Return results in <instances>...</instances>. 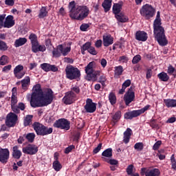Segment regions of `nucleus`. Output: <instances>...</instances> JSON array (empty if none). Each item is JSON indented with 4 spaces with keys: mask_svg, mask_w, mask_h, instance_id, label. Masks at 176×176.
<instances>
[{
    "mask_svg": "<svg viewBox=\"0 0 176 176\" xmlns=\"http://www.w3.org/2000/svg\"><path fill=\"white\" fill-rule=\"evenodd\" d=\"M69 16L74 20H85L89 16L90 10L86 6H76L75 1H72L69 5Z\"/></svg>",
    "mask_w": 176,
    "mask_h": 176,
    "instance_id": "1",
    "label": "nucleus"
},
{
    "mask_svg": "<svg viewBox=\"0 0 176 176\" xmlns=\"http://www.w3.org/2000/svg\"><path fill=\"white\" fill-rule=\"evenodd\" d=\"M154 35L160 46H166L168 41L164 34V28L162 27V21L160 20V11L157 12L156 19L153 23Z\"/></svg>",
    "mask_w": 176,
    "mask_h": 176,
    "instance_id": "2",
    "label": "nucleus"
},
{
    "mask_svg": "<svg viewBox=\"0 0 176 176\" xmlns=\"http://www.w3.org/2000/svg\"><path fill=\"white\" fill-rule=\"evenodd\" d=\"M38 99L40 103H36L35 100L32 101V108H38L39 107H43L45 105V94L41 85L36 84L32 88V99L36 100Z\"/></svg>",
    "mask_w": 176,
    "mask_h": 176,
    "instance_id": "3",
    "label": "nucleus"
},
{
    "mask_svg": "<svg viewBox=\"0 0 176 176\" xmlns=\"http://www.w3.org/2000/svg\"><path fill=\"white\" fill-rule=\"evenodd\" d=\"M140 14L146 20H149V19H152L156 14V9L151 5H144L140 9Z\"/></svg>",
    "mask_w": 176,
    "mask_h": 176,
    "instance_id": "4",
    "label": "nucleus"
},
{
    "mask_svg": "<svg viewBox=\"0 0 176 176\" xmlns=\"http://www.w3.org/2000/svg\"><path fill=\"white\" fill-rule=\"evenodd\" d=\"M96 67V62L92 61L90 62L86 67H85V74H87V76H89L91 79H97V76H100L101 74V70H94Z\"/></svg>",
    "mask_w": 176,
    "mask_h": 176,
    "instance_id": "5",
    "label": "nucleus"
},
{
    "mask_svg": "<svg viewBox=\"0 0 176 176\" xmlns=\"http://www.w3.org/2000/svg\"><path fill=\"white\" fill-rule=\"evenodd\" d=\"M65 72L66 78L70 80H74V79H76V78H79V76H80V72H79V69L76 67H74L73 66L67 67Z\"/></svg>",
    "mask_w": 176,
    "mask_h": 176,
    "instance_id": "6",
    "label": "nucleus"
},
{
    "mask_svg": "<svg viewBox=\"0 0 176 176\" xmlns=\"http://www.w3.org/2000/svg\"><path fill=\"white\" fill-rule=\"evenodd\" d=\"M160 170L153 167L142 168L140 170L142 176H160Z\"/></svg>",
    "mask_w": 176,
    "mask_h": 176,
    "instance_id": "7",
    "label": "nucleus"
},
{
    "mask_svg": "<svg viewBox=\"0 0 176 176\" xmlns=\"http://www.w3.org/2000/svg\"><path fill=\"white\" fill-rule=\"evenodd\" d=\"M76 101V94L72 91H69L65 94L63 98V102L66 105H71Z\"/></svg>",
    "mask_w": 176,
    "mask_h": 176,
    "instance_id": "8",
    "label": "nucleus"
},
{
    "mask_svg": "<svg viewBox=\"0 0 176 176\" xmlns=\"http://www.w3.org/2000/svg\"><path fill=\"white\" fill-rule=\"evenodd\" d=\"M84 108L88 113H94L97 109V104L94 103L93 100L87 98Z\"/></svg>",
    "mask_w": 176,
    "mask_h": 176,
    "instance_id": "9",
    "label": "nucleus"
},
{
    "mask_svg": "<svg viewBox=\"0 0 176 176\" xmlns=\"http://www.w3.org/2000/svg\"><path fill=\"white\" fill-rule=\"evenodd\" d=\"M69 121L63 118L56 121L54 124V127H57V129H61L62 130H69Z\"/></svg>",
    "mask_w": 176,
    "mask_h": 176,
    "instance_id": "10",
    "label": "nucleus"
},
{
    "mask_svg": "<svg viewBox=\"0 0 176 176\" xmlns=\"http://www.w3.org/2000/svg\"><path fill=\"white\" fill-rule=\"evenodd\" d=\"M17 123V115L13 113H10L7 115L6 124L8 127H14Z\"/></svg>",
    "mask_w": 176,
    "mask_h": 176,
    "instance_id": "11",
    "label": "nucleus"
},
{
    "mask_svg": "<svg viewBox=\"0 0 176 176\" xmlns=\"http://www.w3.org/2000/svg\"><path fill=\"white\" fill-rule=\"evenodd\" d=\"M54 100V92L51 89H45V105H50Z\"/></svg>",
    "mask_w": 176,
    "mask_h": 176,
    "instance_id": "12",
    "label": "nucleus"
},
{
    "mask_svg": "<svg viewBox=\"0 0 176 176\" xmlns=\"http://www.w3.org/2000/svg\"><path fill=\"white\" fill-rule=\"evenodd\" d=\"M14 75L16 79H21L24 78L25 72L24 71V66L18 65L14 68Z\"/></svg>",
    "mask_w": 176,
    "mask_h": 176,
    "instance_id": "13",
    "label": "nucleus"
},
{
    "mask_svg": "<svg viewBox=\"0 0 176 176\" xmlns=\"http://www.w3.org/2000/svg\"><path fill=\"white\" fill-rule=\"evenodd\" d=\"M135 98V94H134L133 87H131L124 96V100L125 101L126 105H129L131 102H133V101H134Z\"/></svg>",
    "mask_w": 176,
    "mask_h": 176,
    "instance_id": "14",
    "label": "nucleus"
},
{
    "mask_svg": "<svg viewBox=\"0 0 176 176\" xmlns=\"http://www.w3.org/2000/svg\"><path fill=\"white\" fill-rule=\"evenodd\" d=\"M22 151L23 153H26V155H35L38 152V146L34 144H28L22 148Z\"/></svg>",
    "mask_w": 176,
    "mask_h": 176,
    "instance_id": "15",
    "label": "nucleus"
},
{
    "mask_svg": "<svg viewBox=\"0 0 176 176\" xmlns=\"http://www.w3.org/2000/svg\"><path fill=\"white\" fill-rule=\"evenodd\" d=\"M9 155L10 153L8 148H2L0 147V162L1 163H8Z\"/></svg>",
    "mask_w": 176,
    "mask_h": 176,
    "instance_id": "16",
    "label": "nucleus"
},
{
    "mask_svg": "<svg viewBox=\"0 0 176 176\" xmlns=\"http://www.w3.org/2000/svg\"><path fill=\"white\" fill-rule=\"evenodd\" d=\"M58 50L64 56H68L71 52V44H61L58 45Z\"/></svg>",
    "mask_w": 176,
    "mask_h": 176,
    "instance_id": "17",
    "label": "nucleus"
},
{
    "mask_svg": "<svg viewBox=\"0 0 176 176\" xmlns=\"http://www.w3.org/2000/svg\"><path fill=\"white\" fill-rule=\"evenodd\" d=\"M33 127L38 135H45V127L39 122L33 124Z\"/></svg>",
    "mask_w": 176,
    "mask_h": 176,
    "instance_id": "18",
    "label": "nucleus"
},
{
    "mask_svg": "<svg viewBox=\"0 0 176 176\" xmlns=\"http://www.w3.org/2000/svg\"><path fill=\"white\" fill-rule=\"evenodd\" d=\"M14 18L12 15H8L6 17L4 21V28H12L14 25Z\"/></svg>",
    "mask_w": 176,
    "mask_h": 176,
    "instance_id": "19",
    "label": "nucleus"
},
{
    "mask_svg": "<svg viewBox=\"0 0 176 176\" xmlns=\"http://www.w3.org/2000/svg\"><path fill=\"white\" fill-rule=\"evenodd\" d=\"M21 87L24 91H27L30 85H31V78L30 76H25L23 80H21Z\"/></svg>",
    "mask_w": 176,
    "mask_h": 176,
    "instance_id": "20",
    "label": "nucleus"
},
{
    "mask_svg": "<svg viewBox=\"0 0 176 176\" xmlns=\"http://www.w3.org/2000/svg\"><path fill=\"white\" fill-rule=\"evenodd\" d=\"M135 38L137 41L145 42L148 39V34L145 32L138 31L135 34Z\"/></svg>",
    "mask_w": 176,
    "mask_h": 176,
    "instance_id": "21",
    "label": "nucleus"
},
{
    "mask_svg": "<svg viewBox=\"0 0 176 176\" xmlns=\"http://www.w3.org/2000/svg\"><path fill=\"white\" fill-rule=\"evenodd\" d=\"M113 44V37L110 34L104 35L103 36V45L106 47L108 46H111V45Z\"/></svg>",
    "mask_w": 176,
    "mask_h": 176,
    "instance_id": "22",
    "label": "nucleus"
},
{
    "mask_svg": "<svg viewBox=\"0 0 176 176\" xmlns=\"http://www.w3.org/2000/svg\"><path fill=\"white\" fill-rule=\"evenodd\" d=\"M131 134H133V131L131 130V129L127 128L126 131L124 132L123 141L124 144H129V142H130Z\"/></svg>",
    "mask_w": 176,
    "mask_h": 176,
    "instance_id": "23",
    "label": "nucleus"
},
{
    "mask_svg": "<svg viewBox=\"0 0 176 176\" xmlns=\"http://www.w3.org/2000/svg\"><path fill=\"white\" fill-rule=\"evenodd\" d=\"M57 153L54 154V162H53L52 167L55 171H60L63 168V165H61V163L57 160Z\"/></svg>",
    "mask_w": 176,
    "mask_h": 176,
    "instance_id": "24",
    "label": "nucleus"
},
{
    "mask_svg": "<svg viewBox=\"0 0 176 176\" xmlns=\"http://www.w3.org/2000/svg\"><path fill=\"white\" fill-rule=\"evenodd\" d=\"M43 50H45V48H43V46L40 45L38 41L36 43H32V52H33V53L43 52Z\"/></svg>",
    "mask_w": 176,
    "mask_h": 176,
    "instance_id": "25",
    "label": "nucleus"
},
{
    "mask_svg": "<svg viewBox=\"0 0 176 176\" xmlns=\"http://www.w3.org/2000/svg\"><path fill=\"white\" fill-rule=\"evenodd\" d=\"M138 116H140V114L138 113V110H134L130 112H126L124 113V119H133V118H137Z\"/></svg>",
    "mask_w": 176,
    "mask_h": 176,
    "instance_id": "26",
    "label": "nucleus"
},
{
    "mask_svg": "<svg viewBox=\"0 0 176 176\" xmlns=\"http://www.w3.org/2000/svg\"><path fill=\"white\" fill-rule=\"evenodd\" d=\"M12 96H11V106L16 105L17 104V88L13 87L12 89Z\"/></svg>",
    "mask_w": 176,
    "mask_h": 176,
    "instance_id": "27",
    "label": "nucleus"
},
{
    "mask_svg": "<svg viewBox=\"0 0 176 176\" xmlns=\"http://www.w3.org/2000/svg\"><path fill=\"white\" fill-rule=\"evenodd\" d=\"M164 102L167 108H175L176 107V100L175 99H165Z\"/></svg>",
    "mask_w": 176,
    "mask_h": 176,
    "instance_id": "28",
    "label": "nucleus"
},
{
    "mask_svg": "<svg viewBox=\"0 0 176 176\" xmlns=\"http://www.w3.org/2000/svg\"><path fill=\"white\" fill-rule=\"evenodd\" d=\"M25 43H27V38H19L15 40L14 46H15V47H20V46H23V45H25Z\"/></svg>",
    "mask_w": 176,
    "mask_h": 176,
    "instance_id": "29",
    "label": "nucleus"
},
{
    "mask_svg": "<svg viewBox=\"0 0 176 176\" xmlns=\"http://www.w3.org/2000/svg\"><path fill=\"white\" fill-rule=\"evenodd\" d=\"M45 72H49V71L57 72V71H58V68H57V67H56L54 65L45 63Z\"/></svg>",
    "mask_w": 176,
    "mask_h": 176,
    "instance_id": "30",
    "label": "nucleus"
},
{
    "mask_svg": "<svg viewBox=\"0 0 176 176\" xmlns=\"http://www.w3.org/2000/svg\"><path fill=\"white\" fill-rule=\"evenodd\" d=\"M21 151L19 150V146H14L13 147L12 156L14 159H20L21 157Z\"/></svg>",
    "mask_w": 176,
    "mask_h": 176,
    "instance_id": "31",
    "label": "nucleus"
},
{
    "mask_svg": "<svg viewBox=\"0 0 176 176\" xmlns=\"http://www.w3.org/2000/svg\"><path fill=\"white\" fill-rule=\"evenodd\" d=\"M116 18L120 23H127V21H129V17L123 13L116 15Z\"/></svg>",
    "mask_w": 176,
    "mask_h": 176,
    "instance_id": "32",
    "label": "nucleus"
},
{
    "mask_svg": "<svg viewBox=\"0 0 176 176\" xmlns=\"http://www.w3.org/2000/svg\"><path fill=\"white\" fill-rule=\"evenodd\" d=\"M102 6L105 12H108L111 9V6H112V0H104Z\"/></svg>",
    "mask_w": 176,
    "mask_h": 176,
    "instance_id": "33",
    "label": "nucleus"
},
{
    "mask_svg": "<svg viewBox=\"0 0 176 176\" xmlns=\"http://www.w3.org/2000/svg\"><path fill=\"white\" fill-rule=\"evenodd\" d=\"M157 77L159 78V79H160V80H162V82H167L168 80V79H170V77L168 76V75L167 74V73L162 72L161 73H160L157 75Z\"/></svg>",
    "mask_w": 176,
    "mask_h": 176,
    "instance_id": "34",
    "label": "nucleus"
},
{
    "mask_svg": "<svg viewBox=\"0 0 176 176\" xmlns=\"http://www.w3.org/2000/svg\"><path fill=\"white\" fill-rule=\"evenodd\" d=\"M122 10V4L116 3L113 6V12L116 16L117 14H119L120 13V11Z\"/></svg>",
    "mask_w": 176,
    "mask_h": 176,
    "instance_id": "35",
    "label": "nucleus"
},
{
    "mask_svg": "<svg viewBox=\"0 0 176 176\" xmlns=\"http://www.w3.org/2000/svg\"><path fill=\"white\" fill-rule=\"evenodd\" d=\"M123 74V67L122 66H118L115 67V78H119L120 75Z\"/></svg>",
    "mask_w": 176,
    "mask_h": 176,
    "instance_id": "36",
    "label": "nucleus"
},
{
    "mask_svg": "<svg viewBox=\"0 0 176 176\" xmlns=\"http://www.w3.org/2000/svg\"><path fill=\"white\" fill-rule=\"evenodd\" d=\"M120 118H122V112L120 111H117L114 115L112 116L113 122H116L120 120Z\"/></svg>",
    "mask_w": 176,
    "mask_h": 176,
    "instance_id": "37",
    "label": "nucleus"
},
{
    "mask_svg": "<svg viewBox=\"0 0 176 176\" xmlns=\"http://www.w3.org/2000/svg\"><path fill=\"white\" fill-rule=\"evenodd\" d=\"M91 47V43L87 42L86 43H85L81 48L82 54H85V52H86V50L89 52V50L90 49Z\"/></svg>",
    "mask_w": 176,
    "mask_h": 176,
    "instance_id": "38",
    "label": "nucleus"
},
{
    "mask_svg": "<svg viewBox=\"0 0 176 176\" xmlns=\"http://www.w3.org/2000/svg\"><path fill=\"white\" fill-rule=\"evenodd\" d=\"M26 98L28 101H30V105L31 107H32V101H34V102H36V104H40V100L38 98L37 99H33L32 98V94H28L27 96H26Z\"/></svg>",
    "mask_w": 176,
    "mask_h": 176,
    "instance_id": "39",
    "label": "nucleus"
},
{
    "mask_svg": "<svg viewBox=\"0 0 176 176\" xmlns=\"http://www.w3.org/2000/svg\"><path fill=\"white\" fill-rule=\"evenodd\" d=\"M9 63V57L6 55H3L0 58V65H6Z\"/></svg>",
    "mask_w": 176,
    "mask_h": 176,
    "instance_id": "40",
    "label": "nucleus"
},
{
    "mask_svg": "<svg viewBox=\"0 0 176 176\" xmlns=\"http://www.w3.org/2000/svg\"><path fill=\"white\" fill-rule=\"evenodd\" d=\"M109 100L111 105H115L116 104V96H115V94L110 93L109 95Z\"/></svg>",
    "mask_w": 176,
    "mask_h": 176,
    "instance_id": "41",
    "label": "nucleus"
},
{
    "mask_svg": "<svg viewBox=\"0 0 176 176\" xmlns=\"http://www.w3.org/2000/svg\"><path fill=\"white\" fill-rule=\"evenodd\" d=\"M102 156L104 157H112V148H107L102 152Z\"/></svg>",
    "mask_w": 176,
    "mask_h": 176,
    "instance_id": "42",
    "label": "nucleus"
},
{
    "mask_svg": "<svg viewBox=\"0 0 176 176\" xmlns=\"http://www.w3.org/2000/svg\"><path fill=\"white\" fill-rule=\"evenodd\" d=\"M103 160L104 162H107V163H109L111 166H116L117 164H119V162H118V160L113 159L108 160L105 157H103Z\"/></svg>",
    "mask_w": 176,
    "mask_h": 176,
    "instance_id": "43",
    "label": "nucleus"
},
{
    "mask_svg": "<svg viewBox=\"0 0 176 176\" xmlns=\"http://www.w3.org/2000/svg\"><path fill=\"white\" fill-rule=\"evenodd\" d=\"M8 47H8V44H6L5 41L0 40V50H2L3 52H6Z\"/></svg>",
    "mask_w": 176,
    "mask_h": 176,
    "instance_id": "44",
    "label": "nucleus"
},
{
    "mask_svg": "<svg viewBox=\"0 0 176 176\" xmlns=\"http://www.w3.org/2000/svg\"><path fill=\"white\" fill-rule=\"evenodd\" d=\"M26 139L29 142H34V140H35V133H30L26 135Z\"/></svg>",
    "mask_w": 176,
    "mask_h": 176,
    "instance_id": "45",
    "label": "nucleus"
},
{
    "mask_svg": "<svg viewBox=\"0 0 176 176\" xmlns=\"http://www.w3.org/2000/svg\"><path fill=\"white\" fill-rule=\"evenodd\" d=\"M32 120V116H31V115L27 116L24 120L25 126H30Z\"/></svg>",
    "mask_w": 176,
    "mask_h": 176,
    "instance_id": "46",
    "label": "nucleus"
},
{
    "mask_svg": "<svg viewBox=\"0 0 176 176\" xmlns=\"http://www.w3.org/2000/svg\"><path fill=\"white\" fill-rule=\"evenodd\" d=\"M134 148L136 149V151H141L142 149H144V143L143 142H138L134 145Z\"/></svg>",
    "mask_w": 176,
    "mask_h": 176,
    "instance_id": "47",
    "label": "nucleus"
},
{
    "mask_svg": "<svg viewBox=\"0 0 176 176\" xmlns=\"http://www.w3.org/2000/svg\"><path fill=\"white\" fill-rule=\"evenodd\" d=\"M149 108H151V105L147 104L144 107H143L142 109L138 110V113H139V116H140V115H142V113H144L145 112H146V111L149 110Z\"/></svg>",
    "mask_w": 176,
    "mask_h": 176,
    "instance_id": "48",
    "label": "nucleus"
},
{
    "mask_svg": "<svg viewBox=\"0 0 176 176\" xmlns=\"http://www.w3.org/2000/svg\"><path fill=\"white\" fill-rule=\"evenodd\" d=\"M29 39H30L32 44L38 42V37L35 34H31L29 36Z\"/></svg>",
    "mask_w": 176,
    "mask_h": 176,
    "instance_id": "49",
    "label": "nucleus"
},
{
    "mask_svg": "<svg viewBox=\"0 0 176 176\" xmlns=\"http://www.w3.org/2000/svg\"><path fill=\"white\" fill-rule=\"evenodd\" d=\"M175 72V68H174L173 65H169L168 67V70H167L168 74L169 75H173L174 78H175V74H174Z\"/></svg>",
    "mask_w": 176,
    "mask_h": 176,
    "instance_id": "50",
    "label": "nucleus"
},
{
    "mask_svg": "<svg viewBox=\"0 0 176 176\" xmlns=\"http://www.w3.org/2000/svg\"><path fill=\"white\" fill-rule=\"evenodd\" d=\"M140 61H141V56L140 55L135 56L132 60L133 64H138Z\"/></svg>",
    "mask_w": 176,
    "mask_h": 176,
    "instance_id": "51",
    "label": "nucleus"
},
{
    "mask_svg": "<svg viewBox=\"0 0 176 176\" xmlns=\"http://www.w3.org/2000/svg\"><path fill=\"white\" fill-rule=\"evenodd\" d=\"M133 171H134V166L133 164H131L126 168V173L128 175L133 174Z\"/></svg>",
    "mask_w": 176,
    "mask_h": 176,
    "instance_id": "52",
    "label": "nucleus"
},
{
    "mask_svg": "<svg viewBox=\"0 0 176 176\" xmlns=\"http://www.w3.org/2000/svg\"><path fill=\"white\" fill-rule=\"evenodd\" d=\"M99 63L100 65L102 66V68H105L107 67V65L108 64V62L107 61V59L102 58L99 60Z\"/></svg>",
    "mask_w": 176,
    "mask_h": 176,
    "instance_id": "53",
    "label": "nucleus"
},
{
    "mask_svg": "<svg viewBox=\"0 0 176 176\" xmlns=\"http://www.w3.org/2000/svg\"><path fill=\"white\" fill-rule=\"evenodd\" d=\"M160 145H162V141L158 140L157 142L155 143V144L153 146V149L154 151H157L159 148H160Z\"/></svg>",
    "mask_w": 176,
    "mask_h": 176,
    "instance_id": "54",
    "label": "nucleus"
},
{
    "mask_svg": "<svg viewBox=\"0 0 176 176\" xmlns=\"http://www.w3.org/2000/svg\"><path fill=\"white\" fill-rule=\"evenodd\" d=\"M88 52H89L90 54H92V56H97V51L96 50V48L94 47H90V48L88 50Z\"/></svg>",
    "mask_w": 176,
    "mask_h": 176,
    "instance_id": "55",
    "label": "nucleus"
},
{
    "mask_svg": "<svg viewBox=\"0 0 176 176\" xmlns=\"http://www.w3.org/2000/svg\"><path fill=\"white\" fill-rule=\"evenodd\" d=\"M6 17V14H5L0 15V28H2V27H4L3 20H5Z\"/></svg>",
    "mask_w": 176,
    "mask_h": 176,
    "instance_id": "56",
    "label": "nucleus"
},
{
    "mask_svg": "<svg viewBox=\"0 0 176 176\" xmlns=\"http://www.w3.org/2000/svg\"><path fill=\"white\" fill-rule=\"evenodd\" d=\"M53 56L54 57H60L61 56V52L58 50V48H57L56 50L53 51Z\"/></svg>",
    "mask_w": 176,
    "mask_h": 176,
    "instance_id": "57",
    "label": "nucleus"
},
{
    "mask_svg": "<svg viewBox=\"0 0 176 176\" xmlns=\"http://www.w3.org/2000/svg\"><path fill=\"white\" fill-rule=\"evenodd\" d=\"M99 82L103 86H105V82H107V78H105V76H101L99 78Z\"/></svg>",
    "mask_w": 176,
    "mask_h": 176,
    "instance_id": "58",
    "label": "nucleus"
},
{
    "mask_svg": "<svg viewBox=\"0 0 176 176\" xmlns=\"http://www.w3.org/2000/svg\"><path fill=\"white\" fill-rule=\"evenodd\" d=\"M45 45L47 46V49H49V50H50V49H53V45H52V41H50V39L45 41Z\"/></svg>",
    "mask_w": 176,
    "mask_h": 176,
    "instance_id": "59",
    "label": "nucleus"
},
{
    "mask_svg": "<svg viewBox=\"0 0 176 176\" xmlns=\"http://www.w3.org/2000/svg\"><path fill=\"white\" fill-rule=\"evenodd\" d=\"M152 69H148L146 70V79H151L152 78Z\"/></svg>",
    "mask_w": 176,
    "mask_h": 176,
    "instance_id": "60",
    "label": "nucleus"
},
{
    "mask_svg": "<svg viewBox=\"0 0 176 176\" xmlns=\"http://www.w3.org/2000/svg\"><path fill=\"white\" fill-rule=\"evenodd\" d=\"M73 149H75V146L71 145L69 146L67 148H65V153H69Z\"/></svg>",
    "mask_w": 176,
    "mask_h": 176,
    "instance_id": "61",
    "label": "nucleus"
},
{
    "mask_svg": "<svg viewBox=\"0 0 176 176\" xmlns=\"http://www.w3.org/2000/svg\"><path fill=\"white\" fill-rule=\"evenodd\" d=\"M10 69H12V65H8L3 68L2 71L3 72L6 73V72H9Z\"/></svg>",
    "mask_w": 176,
    "mask_h": 176,
    "instance_id": "62",
    "label": "nucleus"
},
{
    "mask_svg": "<svg viewBox=\"0 0 176 176\" xmlns=\"http://www.w3.org/2000/svg\"><path fill=\"white\" fill-rule=\"evenodd\" d=\"M102 148V144L100 143L96 148L94 149V153H98L99 151H101Z\"/></svg>",
    "mask_w": 176,
    "mask_h": 176,
    "instance_id": "63",
    "label": "nucleus"
},
{
    "mask_svg": "<svg viewBox=\"0 0 176 176\" xmlns=\"http://www.w3.org/2000/svg\"><path fill=\"white\" fill-rule=\"evenodd\" d=\"M70 91H72V93H74H74H76V94H78L80 91V89H79V87L75 86V87H72Z\"/></svg>",
    "mask_w": 176,
    "mask_h": 176,
    "instance_id": "64",
    "label": "nucleus"
}]
</instances>
